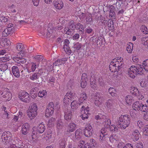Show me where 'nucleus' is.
<instances>
[{
  "instance_id": "nucleus-37",
  "label": "nucleus",
  "mask_w": 148,
  "mask_h": 148,
  "mask_svg": "<svg viewBox=\"0 0 148 148\" xmlns=\"http://www.w3.org/2000/svg\"><path fill=\"white\" fill-rule=\"evenodd\" d=\"M22 58L23 57L21 58H20V57H14L13 58V59L14 61L17 63L19 62L23 64L25 63L26 62V60L24 58Z\"/></svg>"
},
{
  "instance_id": "nucleus-62",
  "label": "nucleus",
  "mask_w": 148,
  "mask_h": 148,
  "mask_svg": "<svg viewBox=\"0 0 148 148\" xmlns=\"http://www.w3.org/2000/svg\"><path fill=\"white\" fill-rule=\"evenodd\" d=\"M36 66L37 65L35 63H33L32 65L31 69H30L29 72H30L31 71H35L36 68Z\"/></svg>"
},
{
  "instance_id": "nucleus-31",
  "label": "nucleus",
  "mask_w": 148,
  "mask_h": 148,
  "mask_svg": "<svg viewBox=\"0 0 148 148\" xmlns=\"http://www.w3.org/2000/svg\"><path fill=\"white\" fill-rule=\"evenodd\" d=\"M114 104V101L113 99H109L106 102V106L109 109H112L113 108V104Z\"/></svg>"
},
{
  "instance_id": "nucleus-14",
  "label": "nucleus",
  "mask_w": 148,
  "mask_h": 148,
  "mask_svg": "<svg viewBox=\"0 0 148 148\" xmlns=\"http://www.w3.org/2000/svg\"><path fill=\"white\" fill-rule=\"evenodd\" d=\"M87 80L88 78L87 74L85 73H83L82 74L80 82V86L82 88H84L86 86Z\"/></svg>"
},
{
  "instance_id": "nucleus-39",
  "label": "nucleus",
  "mask_w": 148,
  "mask_h": 148,
  "mask_svg": "<svg viewBox=\"0 0 148 148\" xmlns=\"http://www.w3.org/2000/svg\"><path fill=\"white\" fill-rule=\"evenodd\" d=\"M109 140L112 143H116L117 141L119 140V138L115 134H112L109 137Z\"/></svg>"
},
{
  "instance_id": "nucleus-33",
  "label": "nucleus",
  "mask_w": 148,
  "mask_h": 148,
  "mask_svg": "<svg viewBox=\"0 0 148 148\" xmlns=\"http://www.w3.org/2000/svg\"><path fill=\"white\" fill-rule=\"evenodd\" d=\"M95 118L97 120L103 119V121L105 122H106V121H107V118H106V116L103 113H99L98 115L95 116Z\"/></svg>"
},
{
  "instance_id": "nucleus-27",
  "label": "nucleus",
  "mask_w": 148,
  "mask_h": 148,
  "mask_svg": "<svg viewBox=\"0 0 148 148\" xmlns=\"http://www.w3.org/2000/svg\"><path fill=\"white\" fill-rule=\"evenodd\" d=\"M107 125L106 126L107 127H110V130L111 131H117L118 130V128L117 127H116L115 125H111V122L110 119H108V118L107 119Z\"/></svg>"
},
{
  "instance_id": "nucleus-52",
  "label": "nucleus",
  "mask_w": 148,
  "mask_h": 148,
  "mask_svg": "<svg viewBox=\"0 0 148 148\" xmlns=\"http://www.w3.org/2000/svg\"><path fill=\"white\" fill-rule=\"evenodd\" d=\"M30 79L32 80H36L37 79H38V75L37 73H34L32 75H31L29 77Z\"/></svg>"
},
{
  "instance_id": "nucleus-16",
  "label": "nucleus",
  "mask_w": 148,
  "mask_h": 148,
  "mask_svg": "<svg viewBox=\"0 0 148 148\" xmlns=\"http://www.w3.org/2000/svg\"><path fill=\"white\" fill-rule=\"evenodd\" d=\"M93 99L94 100V103L96 106H99L103 103L102 99L100 97L98 93L96 94Z\"/></svg>"
},
{
  "instance_id": "nucleus-8",
  "label": "nucleus",
  "mask_w": 148,
  "mask_h": 148,
  "mask_svg": "<svg viewBox=\"0 0 148 148\" xmlns=\"http://www.w3.org/2000/svg\"><path fill=\"white\" fill-rule=\"evenodd\" d=\"M75 97V94L73 92L71 91L67 92L64 98L63 102L65 105H67L69 104L71 101L74 99Z\"/></svg>"
},
{
  "instance_id": "nucleus-46",
  "label": "nucleus",
  "mask_w": 148,
  "mask_h": 148,
  "mask_svg": "<svg viewBox=\"0 0 148 148\" xmlns=\"http://www.w3.org/2000/svg\"><path fill=\"white\" fill-rule=\"evenodd\" d=\"M10 58V57L8 56V55H5L4 57L0 58V63L9 61Z\"/></svg>"
},
{
  "instance_id": "nucleus-45",
  "label": "nucleus",
  "mask_w": 148,
  "mask_h": 148,
  "mask_svg": "<svg viewBox=\"0 0 148 148\" xmlns=\"http://www.w3.org/2000/svg\"><path fill=\"white\" fill-rule=\"evenodd\" d=\"M75 27L76 29H79V31L83 32L85 28L84 25L80 23H77L75 25Z\"/></svg>"
},
{
  "instance_id": "nucleus-54",
  "label": "nucleus",
  "mask_w": 148,
  "mask_h": 148,
  "mask_svg": "<svg viewBox=\"0 0 148 148\" xmlns=\"http://www.w3.org/2000/svg\"><path fill=\"white\" fill-rule=\"evenodd\" d=\"M63 27L62 26L58 25L56 27H53V31L52 32H53L54 31L55 32H60L63 29Z\"/></svg>"
},
{
  "instance_id": "nucleus-60",
  "label": "nucleus",
  "mask_w": 148,
  "mask_h": 148,
  "mask_svg": "<svg viewBox=\"0 0 148 148\" xmlns=\"http://www.w3.org/2000/svg\"><path fill=\"white\" fill-rule=\"evenodd\" d=\"M69 40L68 39H66L64 41V45L63 48H65L67 47H68L69 46Z\"/></svg>"
},
{
  "instance_id": "nucleus-21",
  "label": "nucleus",
  "mask_w": 148,
  "mask_h": 148,
  "mask_svg": "<svg viewBox=\"0 0 148 148\" xmlns=\"http://www.w3.org/2000/svg\"><path fill=\"white\" fill-rule=\"evenodd\" d=\"M90 86L94 90L96 89L98 87L95 77L92 76L90 78Z\"/></svg>"
},
{
  "instance_id": "nucleus-55",
  "label": "nucleus",
  "mask_w": 148,
  "mask_h": 148,
  "mask_svg": "<svg viewBox=\"0 0 148 148\" xmlns=\"http://www.w3.org/2000/svg\"><path fill=\"white\" fill-rule=\"evenodd\" d=\"M0 68L4 72L5 71L7 70L8 69V66L6 63L1 64H0Z\"/></svg>"
},
{
  "instance_id": "nucleus-53",
  "label": "nucleus",
  "mask_w": 148,
  "mask_h": 148,
  "mask_svg": "<svg viewBox=\"0 0 148 148\" xmlns=\"http://www.w3.org/2000/svg\"><path fill=\"white\" fill-rule=\"evenodd\" d=\"M47 92L45 90H42L39 91L38 93V96L39 97H42L46 95Z\"/></svg>"
},
{
  "instance_id": "nucleus-64",
  "label": "nucleus",
  "mask_w": 148,
  "mask_h": 148,
  "mask_svg": "<svg viewBox=\"0 0 148 148\" xmlns=\"http://www.w3.org/2000/svg\"><path fill=\"white\" fill-rule=\"evenodd\" d=\"M143 115V118L145 120L148 121V111L145 112Z\"/></svg>"
},
{
  "instance_id": "nucleus-10",
  "label": "nucleus",
  "mask_w": 148,
  "mask_h": 148,
  "mask_svg": "<svg viewBox=\"0 0 148 148\" xmlns=\"http://www.w3.org/2000/svg\"><path fill=\"white\" fill-rule=\"evenodd\" d=\"M130 92L133 95L137 97L138 99L141 100L144 98V96L141 92L139 91L137 88L132 86L130 87Z\"/></svg>"
},
{
  "instance_id": "nucleus-34",
  "label": "nucleus",
  "mask_w": 148,
  "mask_h": 148,
  "mask_svg": "<svg viewBox=\"0 0 148 148\" xmlns=\"http://www.w3.org/2000/svg\"><path fill=\"white\" fill-rule=\"evenodd\" d=\"M108 27L109 30L111 32H113L115 28L114 27L113 21L110 20H108Z\"/></svg>"
},
{
  "instance_id": "nucleus-22",
  "label": "nucleus",
  "mask_w": 148,
  "mask_h": 148,
  "mask_svg": "<svg viewBox=\"0 0 148 148\" xmlns=\"http://www.w3.org/2000/svg\"><path fill=\"white\" fill-rule=\"evenodd\" d=\"M30 127L29 124L25 123L23 125L22 128V133L24 135H26L28 133V130Z\"/></svg>"
},
{
  "instance_id": "nucleus-49",
  "label": "nucleus",
  "mask_w": 148,
  "mask_h": 148,
  "mask_svg": "<svg viewBox=\"0 0 148 148\" xmlns=\"http://www.w3.org/2000/svg\"><path fill=\"white\" fill-rule=\"evenodd\" d=\"M55 123V119L53 118H51L48 122V125L49 127L53 126Z\"/></svg>"
},
{
  "instance_id": "nucleus-61",
  "label": "nucleus",
  "mask_w": 148,
  "mask_h": 148,
  "mask_svg": "<svg viewBox=\"0 0 148 148\" xmlns=\"http://www.w3.org/2000/svg\"><path fill=\"white\" fill-rule=\"evenodd\" d=\"M1 108L2 110H4V114L6 115V118H8L9 114L8 113V112L6 110L7 108L5 107V106H2L1 107Z\"/></svg>"
},
{
  "instance_id": "nucleus-29",
  "label": "nucleus",
  "mask_w": 148,
  "mask_h": 148,
  "mask_svg": "<svg viewBox=\"0 0 148 148\" xmlns=\"http://www.w3.org/2000/svg\"><path fill=\"white\" fill-rule=\"evenodd\" d=\"M87 97L86 92H83L80 94V97L79 99L80 104L83 103L86 100Z\"/></svg>"
},
{
  "instance_id": "nucleus-20",
  "label": "nucleus",
  "mask_w": 148,
  "mask_h": 148,
  "mask_svg": "<svg viewBox=\"0 0 148 148\" xmlns=\"http://www.w3.org/2000/svg\"><path fill=\"white\" fill-rule=\"evenodd\" d=\"M64 127V123L61 119L58 120L57 123V131L58 133L62 131V129Z\"/></svg>"
},
{
  "instance_id": "nucleus-13",
  "label": "nucleus",
  "mask_w": 148,
  "mask_h": 148,
  "mask_svg": "<svg viewBox=\"0 0 148 148\" xmlns=\"http://www.w3.org/2000/svg\"><path fill=\"white\" fill-rule=\"evenodd\" d=\"M93 129L90 124L86 125L84 130V133L85 136L90 137L92 135Z\"/></svg>"
},
{
  "instance_id": "nucleus-44",
  "label": "nucleus",
  "mask_w": 148,
  "mask_h": 148,
  "mask_svg": "<svg viewBox=\"0 0 148 148\" xmlns=\"http://www.w3.org/2000/svg\"><path fill=\"white\" fill-rule=\"evenodd\" d=\"M66 147V142L64 139H61L59 141V148H65Z\"/></svg>"
},
{
  "instance_id": "nucleus-30",
  "label": "nucleus",
  "mask_w": 148,
  "mask_h": 148,
  "mask_svg": "<svg viewBox=\"0 0 148 148\" xmlns=\"http://www.w3.org/2000/svg\"><path fill=\"white\" fill-rule=\"evenodd\" d=\"M75 138L78 140H79L81 138L83 135L82 130L79 128L76 130L75 132Z\"/></svg>"
},
{
  "instance_id": "nucleus-15",
  "label": "nucleus",
  "mask_w": 148,
  "mask_h": 148,
  "mask_svg": "<svg viewBox=\"0 0 148 148\" xmlns=\"http://www.w3.org/2000/svg\"><path fill=\"white\" fill-rule=\"evenodd\" d=\"M75 28V25H74V22L73 21H71L69 23V29L65 33L67 34L72 35Z\"/></svg>"
},
{
  "instance_id": "nucleus-1",
  "label": "nucleus",
  "mask_w": 148,
  "mask_h": 148,
  "mask_svg": "<svg viewBox=\"0 0 148 148\" xmlns=\"http://www.w3.org/2000/svg\"><path fill=\"white\" fill-rule=\"evenodd\" d=\"M148 71V59L143 62V65H138L137 66L132 65L129 69L127 74L132 78H134L137 74H142L143 73V69Z\"/></svg>"
},
{
  "instance_id": "nucleus-12",
  "label": "nucleus",
  "mask_w": 148,
  "mask_h": 148,
  "mask_svg": "<svg viewBox=\"0 0 148 148\" xmlns=\"http://www.w3.org/2000/svg\"><path fill=\"white\" fill-rule=\"evenodd\" d=\"M89 108L87 106L85 107L84 106H83L81 109L80 116L82 119L85 120L88 119V115H89Z\"/></svg>"
},
{
  "instance_id": "nucleus-59",
  "label": "nucleus",
  "mask_w": 148,
  "mask_h": 148,
  "mask_svg": "<svg viewBox=\"0 0 148 148\" xmlns=\"http://www.w3.org/2000/svg\"><path fill=\"white\" fill-rule=\"evenodd\" d=\"M34 58L38 60V61H40L42 60L43 57L41 55H36L34 57Z\"/></svg>"
},
{
  "instance_id": "nucleus-40",
  "label": "nucleus",
  "mask_w": 148,
  "mask_h": 148,
  "mask_svg": "<svg viewBox=\"0 0 148 148\" xmlns=\"http://www.w3.org/2000/svg\"><path fill=\"white\" fill-rule=\"evenodd\" d=\"M133 49V44L132 42H129L127 45L126 50L129 53H131Z\"/></svg>"
},
{
  "instance_id": "nucleus-41",
  "label": "nucleus",
  "mask_w": 148,
  "mask_h": 148,
  "mask_svg": "<svg viewBox=\"0 0 148 148\" xmlns=\"http://www.w3.org/2000/svg\"><path fill=\"white\" fill-rule=\"evenodd\" d=\"M11 44L10 41L9 39L8 38H5L2 40L1 42V44L2 46H8Z\"/></svg>"
},
{
  "instance_id": "nucleus-58",
  "label": "nucleus",
  "mask_w": 148,
  "mask_h": 148,
  "mask_svg": "<svg viewBox=\"0 0 148 148\" xmlns=\"http://www.w3.org/2000/svg\"><path fill=\"white\" fill-rule=\"evenodd\" d=\"M1 138L3 141L5 142V143H7V142H8V138L9 139V138L7 134H5L3 135Z\"/></svg>"
},
{
  "instance_id": "nucleus-2",
  "label": "nucleus",
  "mask_w": 148,
  "mask_h": 148,
  "mask_svg": "<svg viewBox=\"0 0 148 148\" xmlns=\"http://www.w3.org/2000/svg\"><path fill=\"white\" fill-rule=\"evenodd\" d=\"M123 58L121 57H119L113 60L109 66L110 71L116 73L117 75L121 74L122 65L123 64Z\"/></svg>"
},
{
  "instance_id": "nucleus-63",
  "label": "nucleus",
  "mask_w": 148,
  "mask_h": 148,
  "mask_svg": "<svg viewBox=\"0 0 148 148\" xmlns=\"http://www.w3.org/2000/svg\"><path fill=\"white\" fill-rule=\"evenodd\" d=\"M137 125L140 128H141L144 125L142 121H138L137 122Z\"/></svg>"
},
{
  "instance_id": "nucleus-7",
  "label": "nucleus",
  "mask_w": 148,
  "mask_h": 148,
  "mask_svg": "<svg viewBox=\"0 0 148 148\" xmlns=\"http://www.w3.org/2000/svg\"><path fill=\"white\" fill-rule=\"evenodd\" d=\"M38 110V107L37 105L35 103H34L28 112V116L31 119H33L35 118L37 114V111Z\"/></svg>"
},
{
  "instance_id": "nucleus-5",
  "label": "nucleus",
  "mask_w": 148,
  "mask_h": 148,
  "mask_svg": "<svg viewBox=\"0 0 148 148\" xmlns=\"http://www.w3.org/2000/svg\"><path fill=\"white\" fill-rule=\"evenodd\" d=\"M0 94H1L3 97L5 99L6 101L10 100L12 97V94L10 92L9 90L5 88L1 89Z\"/></svg>"
},
{
  "instance_id": "nucleus-17",
  "label": "nucleus",
  "mask_w": 148,
  "mask_h": 148,
  "mask_svg": "<svg viewBox=\"0 0 148 148\" xmlns=\"http://www.w3.org/2000/svg\"><path fill=\"white\" fill-rule=\"evenodd\" d=\"M38 136H37V134L35 133L34 130L32 131L30 135L28 136V140L29 142H36L38 140Z\"/></svg>"
},
{
  "instance_id": "nucleus-6",
  "label": "nucleus",
  "mask_w": 148,
  "mask_h": 148,
  "mask_svg": "<svg viewBox=\"0 0 148 148\" xmlns=\"http://www.w3.org/2000/svg\"><path fill=\"white\" fill-rule=\"evenodd\" d=\"M18 97L23 102L29 103L31 99L29 94L26 92H20L18 94Z\"/></svg>"
},
{
  "instance_id": "nucleus-28",
  "label": "nucleus",
  "mask_w": 148,
  "mask_h": 148,
  "mask_svg": "<svg viewBox=\"0 0 148 148\" xmlns=\"http://www.w3.org/2000/svg\"><path fill=\"white\" fill-rule=\"evenodd\" d=\"M80 103H77V101L74 100L71 103V106L72 111L76 110L78 108L79 105H80Z\"/></svg>"
},
{
  "instance_id": "nucleus-18",
  "label": "nucleus",
  "mask_w": 148,
  "mask_h": 148,
  "mask_svg": "<svg viewBox=\"0 0 148 148\" xmlns=\"http://www.w3.org/2000/svg\"><path fill=\"white\" fill-rule=\"evenodd\" d=\"M72 112L70 109H67L64 111V117L65 119L69 121L71 119Z\"/></svg>"
},
{
  "instance_id": "nucleus-47",
  "label": "nucleus",
  "mask_w": 148,
  "mask_h": 148,
  "mask_svg": "<svg viewBox=\"0 0 148 148\" xmlns=\"http://www.w3.org/2000/svg\"><path fill=\"white\" fill-rule=\"evenodd\" d=\"M10 30L8 29L7 27V28L4 29L2 32V36H7L9 34H11L12 32Z\"/></svg>"
},
{
  "instance_id": "nucleus-42",
  "label": "nucleus",
  "mask_w": 148,
  "mask_h": 148,
  "mask_svg": "<svg viewBox=\"0 0 148 148\" xmlns=\"http://www.w3.org/2000/svg\"><path fill=\"white\" fill-rule=\"evenodd\" d=\"M116 90L114 88L110 87L109 88V92L110 95L113 97L116 96L117 94L116 93Z\"/></svg>"
},
{
  "instance_id": "nucleus-56",
  "label": "nucleus",
  "mask_w": 148,
  "mask_h": 148,
  "mask_svg": "<svg viewBox=\"0 0 148 148\" xmlns=\"http://www.w3.org/2000/svg\"><path fill=\"white\" fill-rule=\"evenodd\" d=\"M143 135L148 136V125H146L143 129Z\"/></svg>"
},
{
  "instance_id": "nucleus-19",
  "label": "nucleus",
  "mask_w": 148,
  "mask_h": 148,
  "mask_svg": "<svg viewBox=\"0 0 148 148\" xmlns=\"http://www.w3.org/2000/svg\"><path fill=\"white\" fill-rule=\"evenodd\" d=\"M140 135V134L138 130H136L132 132L130 136L134 141H136L138 140Z\"/></svg>"
},
{
  "instance_id": "nucleus-38",
  "label": "nucleus",
  "mask_w": 148,
  "mask_h": 148,
  "mask_svg": "<svg viewBox=\"0 0 148 148\" xmlns=\"http://www.w3.org/2000/svg\"><path fill=\"white\" fill-rule=\"evenodd\" d=\"M66 58H62V59H59L57 60L55 62L53 63V65L58 66L62 64H64L67 61Z\"/></svg>"
},
{
  "instance_id": "nucleus-4",
  "label": "nucleus",
  "mask_w": 148,
  "mask_h": 148,
  "mask_svg": "<svg viewBox=\"0 0 148 148\" xmlns=\"http://www.w3.org/2000/svg\"><path fill=\"white\" fill-rule=\"evenodd\" d=\"M132 108L134 110L136 111L145 112L148 110V106L147 104H143L138 101H136L134 103Z\"/></svg>"
},
{
  "instance_id": "nucleus-57",
  "label": "nucleus",
  "mask_w": 148,
  "mask_h": 148,
  "mask_svg": "<svg viewBox=\"0 0 148 148\" xmlns=\"http://www.w3.org/2000/svg\"><path fill=\"white\" fill-rule=\"evenodd\" d=\"M142 42L143 45L148 47V37L143 38Z\"/></svg>"
},
{
  "instance_id": "nucleus-9",
  "label": "nucleus",
  "mask_w": 148,
  "mask_h": 148,
  "mask_svg": "<svg viewBox=\"0 0 148 148\" xmlns=\"http://www.w3.org/2000/svg\"><path fill=\"white\" fill-rule=\"evenodd\" d=\"M105 122L106 125H106H105V128H102L99 134V140L101 142L106 140V136L108 134V127H107L106 126L108 125L107 124V121Z\"/></svg>"
},
{
  "instance_id": "nucleus-36",
  "label": "nucleus",
  "mask_w": 148,
  "mask_h": 148,
  "mask_svg": "<svg viewBox=\"0 0 148 148\" xmlns=\"http://www.w3.org/2000/svg\"><path fill=\"white\" fill-rule=\"evenodd\" d=\"M76 125L74 123H71L69 124L68 127V131L72 132L74 131L75 129Z\"/></svg>"
},
{
  "instance_id": "nucleus-25",
  "label": "nucleus",
  "mask_w": 148,
  "mask_h": 148,
  "mask_svg": "<svg viewBox=\"0 0 148 148\" xmlns=\"http://www.w3.org/2000/svg\"><path fill=\"white\" fill-rule=\"evenodd\" d=\"M54 5L56 8L58 9H61L63 8L64 4L61 0H57L54 2Z\"/></svg>"
},
{
  "instance_id": "nucleus-32",
  "label": "nucleus",
  "mask_w": 148,
  "mask_h": 148,
  "mask_svg": "<svg viewBox=\"0 0 148 148\" xmlns=\"http://www.w3.org/2000/svg\"><path fill=\"white\" fill-rule=\"evenodd\" d=\"M134 100L133 97L131 95H128L125 98V101L126 104L128 105L131 104Z\"/></svg>"
},
{
  "instance_id": "nucleus-24",
  "label": "nucleus",
  "mask_w": 148,
  "mask_h": 148,
  "mask_svg": "<svg viewBox=\"0 0 148 148\" xmlns=\"http://www.w3.org/2000/svg\"><path fill=\"white\" fill-rule=\"evenodd\" d=\"M45 130V126L43 123H39L36 128V131L39 133H42Z\"/></svg>"
},
{
  "instance_id": "nucleus-3",
  "label": "nucleus",
  "mask_w": 148,
  "mask_h": 148,
  "mask_svg": "<svg viewBox=\"0 0 148 148\" xmlns=\"http://www.w3.org/2000/svg\"><path fill=\"white\" fill-rule=\"evenodd\" d=\"M131 117L128 114L121 115L117 119V125L121 130H125L130 123Z\"/></svg>"
},
{
  "instance_id": "nucleus-48",
  "label": "nucleus",
  "mask_w": 148,
  "mask_h": 148,
  "mask_svg": "<svg viewBox=\"0 0 148 148\" xmlns=\"http://www.w3.org/2000/svg\"><path fill=\"white\" fill-rule=\"evenodd\" d=\"M142 32L144 34H148V29L146 26L145 25H142L140 28Z\"/></svg>"
},
{
  "instance_id": "nucleus-43",
  "label": "nucleus",
  "mask_w": 148,
  "mask_h": 148,
  "mask_svg": "<svg viewBox=\"0 0 148 148\" xmlns=\"http://www.w3.org/2000/svg\"><path fill=\"white\" fill-rule=\"evenodd\" d=\"M55 79L53 77H51L48 80L47 82V84L49 86L51 87H53L54 85V83Z\"/></svg>"
},
{
  "instance_id": "nucleus-51",
  "label": "nucleus",
  "mask_w": 148,
  "mask_h": 148,
  "mask_svg": "<svg viewBox=\"0 0 148 148\" xmlns=\"http://www.w3.org/2000/svg\"><path fill=\"white\" fill-rule=\"evenodd\" d=\"M82 47V44L79 42L75 43L74 45V48L75 49L77 50H79Z\"/></svg>"
},
{
  "instance_id": "nucleus-50",
  "label": "nucleus",
  "mask_w": 148,
  "mask_h": 148,
  "mask_svg": "<svg viewBox=\"0 0 148 148\" xmlns=\"http://www.w3.org/2000/svg\"><path fill=\"white\" fill-rule=\"evenodd\" d=\"M126 0H119V2L117 1V0H116V7L117 8H120L121 4L123 3L126 1Z\"/></svg>"
},
{
  "instance_id": "nucleus-26",
  "label": "nucleus",
  "mask_w": 148,
  "mask_h": 148,
  "mask_svg": "<svg viewBox=\"0 0 148 148\" xmlns=\"http://www.w3.org/2000/svg\"><path fill=\"white\" fill-rule=\"evenodd\" d=\"M12 71L15 77H18L20 76V71L18 67L14 66L12 67Z\"/></svg>"
},
{
  "instance_id": "nucleus-35",
  "label": "nucleus",
  "mask_w": 148,
  "mask_h": 148,
  "mask_svg": "<svg viewBox=\"0 0 148 148\" xmlns=\"http://www.w3.org/2000/svg\"><path fill=\"white\" fill-rule=\"evenodd\" d=\"M16 48L17 50L20 51V54L21 53L22 54H23L25 49H24V47L23 44L21 43H18L17 44Z\"/></svg>"
},
{
  "instance_id": "nucleus-23",
  "label": "nucleus",
  "mask_w": 148,
  "mask_h": 148,
  "mask_svg": "<svg viewBox=\"0 0 148 148\" xmlns=\"http://www.w3.org/2000/svg\"><path fill=\"white\" fill-rule=\"evenodd\" d=\"M90 143L85 144L83 148H95V140L93 138L90 139Z\"/></svg>"
},
{
  "instance_id": "nucleus-11",
  "label": "nucleus",
  "mask_w": 148,
  "mask_h": 148,
  "mask_svg": "<svg viewBox=\"0 0 148 148\" xmlns=\"http://www.w3.org/2000/svg\"><path fill=\"white\" fill-rule=\"evenodd\" d=\"M54 110V106L53 103L49 102L47 106L45 113V116L48 117L52 116L53 114Z\"/></svg>"
}]
</instances>
